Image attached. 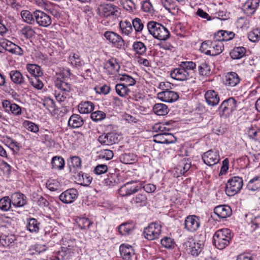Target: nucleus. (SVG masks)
<instances>
[{"label": "nucleus", "mask_w": 260, "mask_h": 260, "mask_svg": "<svg viewBox=\"0 0 260 260\" xmlns=\"http://www.w3.org/2000/svg\"><path fill=\"white\" fill-rule=\"evenodd\" d=\"M120 161L125 164L133 163L137 160V155L134 153H125L120 156Z\"/></svg>", "instance_id": "44"}, {"label": "nucleus", "mask_w": 260, "mask_h": 260, "mask_svg": "<svg viewBox=\"0 0 260 260\" xmlns=\"http://www.w3.org/2000/svg\"><path fill=\"white\" fill-rule=\"evenodd\" d=\"M84 123L83 118L79 114H73L68 121V125L72 128H78Z\"/></svg>", "instance_id": "33"}, {"label": "nucleus", "mask_w": 260, "mask_h": 260, "mask_svg": "<svg viewBox=\"0 0 260 260\" xmlns=\"http://www.w3.org/2000/svg\"><path fill=\"white\" fill-rule=\"evenodd\" d=\"M43 106L49 111H53L55 110V102L49 98L44 99L43 100Z\"/></svg>", "instance_id": "63"}, {"label": "nucleus", "mask_w": 260, "mask_h": 260, "mask_svg": "<svg viewBox=\"0 0 260 260\" xmlns=\"http://www.w3.org/2000/svg\"><path fill=\"white\" fill-rule=\"evenodd\" d=\"M11 201L13 205L15 207H22L26 203V197L22 193L15 192L11 196Z\"/></svg>", "instance_id": "28"}, {"label": "nucleus", "mask_w": 260, "mask_h": 260, "mask_svg": "<svg viewBox=\"0 0 260 260\" xmlns=\"http://www.w3.org/2000/svg\"><path fill=\"white\" fill-rule=\"evenodd\" d=\"M16 240L14 235H2L0 236V243L4 247H8Z\"/></svg>", "instance_id": "45"}, {"label": "nucleus", "mask_w": 260, "mask_h": 260, "mask_svg": "<svg viewBox=\"0 0 260 260\" xmlns=\"http://www.w3.org/2000/svg\"><path fill=\"white\" fill-rule=\"evenodd\" d=\"M98 140L102 145H112L118 143L120 137L115 131H113L100 135Z\"/></svg>", "instance_id": "8"}, {"label": "nucleus", "mask_w": 260, "mask_h": 260, "mask_svg": "<svg viewBox=\"0 0 260 260\" xmlns=\"http://www.w3.org/2000/svg\"><path fill=\"white\" fill-rule=\"evenodd\" d=\"M32 196L33 201L36 202L39 206H47L48 205L47 201L42 196H39L36 193H34Z\"/></svg>", "instance_id": "62"}, {"label": "nucleus", "mask_w": 260, "mask_h": 260, "mask_svg": "<svg viewBox=\"0 0 260 260\" xmlns=\"http://www.w3.org/2000/svg\"><path fill=\"white\" fill-rule=\"evenodd\" d=\"M55 86L59 90L69 93L72 88L71 84L58 78L55 81Z\"/></svg>", "instance_id": "36"}, {"label": "nucleus", "mask_w": 260, "mask_h": 260, "mask_svg": "<svg viewBox=\"0 0 260 260\" xmlns=\"http://www.w3.org/2000/svg\"><path fill=\"white\" fill-rule=\"evenodd\" d=\"M214 213L220 218H226L232 214V210L229 206L219 205L214 208Z\"/></svg>", "instance_id": "19"}, {"label": "nucleus", "mask_w": 260, "mask_h": 260, "mask_svg": "<svg viewBox=\"0 0 260 260\" xmlns=\"http://www.w3.org/2000/svg\"><path fill=\"white\" fill-rule=\"evenodd\" d=\"M119 251L121 256L124 260H132L133 257H135L134 250L130 245L121 244Z\"/></svg>", "instance_id": "18"}, {"label": "nucleus", "mask_w": 260, "mask_h": 260, "mask_svg": "<svg viewBox=\"0 0 260 260\" xmlns=\"http://www.w3.org/2000/svg\"><path fill=\"white\" fill-rule=\"evenodd\" d=\"M115 90L117 93L121 96H125L130 91L127 86L122 83L117 84L115 86Z\"/></svg>", "instance_id": "58"}, {"label": "nucleus", "mask_w": 260, "mask_h": 260, "mask_svg": "<svg viewBox=\"0 0 260 260\" xmlns=\"http://www.w3.org/2000/svg\"><path fill=\"white\" fill-rule=\"evenodd\" d=\"M40 222L34 218H30L27 220L26 228L30 232L37 233L39 232L40 228Z\"/></svg>", "instance_id": "42"}, {"label": "nucleus", "mask_w": 260, "mask_h": 260, "mask_svg": "<svg viewBox=\"0 0 260 260\" xmlns=\"http://www.w3.org/2000/svg\"><path fill=\"white\" fill-rule=\"evenodd\" d=\"M118 79L121 81H123V83L122 84L126 86H133L136 84V80L131 76L125 74L120 75Z\"/></svg>", "instance_id": "55"}, {"label": "nucleus", "mask_w": 260, "mask_h": 260, "mask_svg": "<svg viewBox=\"0 0 260 260\" xmlns=\"http://www.w3.org/2000/svg\"><path fill=\"white\" fill-rule=\"evenodd\" d=\"M247 188L251 191H256L260 189V176H255L248 182Z\"/></svg>", "instance_id": "43"}, {"label": "nucleus", "mask_w": 260, "mask_h": 260, "mask_svg": "<svg viewBox=\"0 0 260 260\" xmlns=\"http://www.w3.org/2000/svg\"><path fill=\"white\" fill-rule=\"evenodd\" d=\"M123 8L129 12H133L136 10V5L133 0H120Z\"/></svg>", "instance_id": "51"}, {"label": "nucleus", "mask_w": 260, "mask_h": 260, "mask_svg": "<svg viewBox=\"0 0 260 260\" xmlns=\"http://www.w3.org/2000/svg\"><path fill=\"white\" fill-rule=\"evenodd\" d=\"M119 27L123 35L131 36L133 31L131 23L127 20L121 21L119 22Z\"/></svg>", "instance_id": "35"}, {"label": "nucleus", "mask_w": 260, "mask_h": 260, "mask_svg": "<svg viewBox=\"0 0 260 260\" xmlns=\"http://www.w3.org/2000/svg\"><path fill=\"white\" fill-rule=\"evenodd\" d=\"M153 111L157 115L164 116L168 113L169 109L165 104L157 103L153 106Z\"/></svg>", "instance_id": "40"}, {"label": "nucleus", "mask_w": 260, "mask_h": 260, "mask_svg": "<svg viewBox=\"0 0 260 260\" xmlns=\"http://www.w3.org/2000/svg\"><path fill=\"white\" fill-rule=\"evenodd\" d=\"M147 27L150 34L157 40L166 41L170 38V32L160 23L150 21L148 22Z\"/></svg>", "instance_id": "1"}, {"label": "nucleus", "mask_w": 260, "mask_h": 260, "mask_svg": "<svg viewBox=\"0 0 260 260\" xmlns=\"http://www.w3.org/2000/svg\"><path fill=\"white\" fill-rule=\"evenodd\" d=\"M118 8L112 4H104L100 5L97 9V14L104 17H108L111 15H116Z\"/></svg>", "instance_id": "11"}, {"label": "nucleus", "mask_w": 260, "mask_h": 260, "mask_svg": "<svg viewBox=\"0 0 260 260\" xmlns=\"http://www.w3.org/2000/svg\"><path fill=\"white\" fill-rule=\"evenodd\" d=\"M205 98L209 105L214 106L219 102L218 93L213 90H208L205 94Z\"/></svg>", "instance_id": "21"}, {"label": "nucleus", "mask_w": 260, "mask_h": 260, "mask_svg": "<svg viewBox=\"0 0 260 260\" xmlns=\"http://www.w3.org/2000/svg\"><path fill=\"white\" fill-rule=\"evenodd\" d=\"M232 237L233 235L230 229H220L217 231L214 234L213 243L217 248L223 249L230 244Z\"/></svg>", "instance_id": "2"}, {"label": "nucleus", "mask_w": 260, "mask_h": 260, "mask_svg": "<svg viewBox=\"0 0 260 260\" xmlns=\"http://www.w3.org/2000/svg\"><path fill=\"white\" fill-rule=\"evenodd\" d=\"M119 183V179L115 174H110L108 175L106 178L104 180V183L107 186H113L116 185Z\"/></svg>", "instance_id": "48"}, {"label": "nucleus", "mask_w": 260, "mask_h": 260, "mask_svg": "<svg viewBox=\"0 0 260 260\" xmlns=\"http://www.w3.org/2000/svg\"><path fill=\"white\" fill-rule=\"evenodd\" d=\"M76 174H74L75 179L79 184L83 186H88L91 183L92 178L88 174H85L80 172H77Z\"/></svg>", "instance_id": "22"}, {"label": "nucleus", "mask_w": 260, "mask_h": 260, "mask_svg": "<svg viewBox=\"0 0 260 260\" xmlns=\"http://www.w3.org/2000/svg\"><path fill=\"white\" fill-rule=\"evenodd\" d=\"M249 40L253 42L258 41L260 39V28H256L249 32L248 35Z\"/></svg>", "instance_id": "59"}, {"label": "nucleus", "mask_w": 260, "mask_h": 260, "mask_svg": "<svg viewBox=\"0 0 260 260\" xmlns=\"http://www.w3.org/2000/svg\"><path fill=\"white\" fill-rule=\"evenodd\" d=\"M157 97L162 101L172 103L177 100L179 95L177 92L166 89L165 91L158 93Z\"/></svg>", "instance_id": "16"}, {"label": "nucleus", "mask_w": 260, "mask_h": 260, "mask_svg": "<svg viewBox=\"0 0 260 260\" xmlns=\"http://www.w3.org/2000/svg\"><path fill=\"white\" fill-rule=\"evenodd\" d=\"M21 34L26 39H31L35 37L36 31L29 25H25L20 30Z\"/></svg>", "instance_id": "50"}, {"label": "nucleus", "mask_w": 260, "mask_h": 260, "mask_svg": "<svg viewBox=\"0 0 260 260\" xmlns=\"http://www.w3.org/2000/svg\"><path fill=\"white\" fill-rule=\"evenodd\" d=\"M2 46L3 47H5L6 49L10 52L16 53L19 55L22 54L23 51L19 46L7 40H5L2 42Z\"/></svg>", "instance_id": "34"}, {"label": "nucleus", "mask_w": 260, "mask_h": 260, "mask_svg": "<svg viewBox=\"0 0 260 260\" xmlns=\"http://www.w3.org/2000/svg\"><path fill=\"white\" fill-rule=\"evenodd\" d=\"M76 222L81 230L86 231L89 230L93 224L92 221L85 217H78L76 218Z\"/></svg>", "instance_id": "30"}, {"label": "nucleus", "mask_w": 260, "mask_h": 260, "mask_svg": "<svg viewBox=\"0 0 260 260\" xmlns=\"http://www.w3.org/2000/svg\"><path fill=\"white\" fill-rule=\"evenodd\" d=\"M55 96L58 102H62L66 100L70 97V93L60 90H56L55 92Z\"/></svg>", "instance_id": "61"}, {"label": "nucleus", "mask_w": 260, "mask_h": 260, "mask_svg": "<svg viewBox=\"0 0 260 260\" xmlns=\"http://www.w3.org/2000/svg\"><path fill=\"white\" fill-rule=\"evenodd\" d=\"M9 75L12 82L15 84L23 85L26 83L25 78L19 71H11L9 73Z\"/></svg>", "instance_id": "25"}, {"label": "nucleus", "mask_w": 260, "mask_h": 260, "mask_svg": "<svg viewBox=\"0 0 260 260\" xmlns=\"http://www.w3.org/2000/svg\"><path fill=\"white\" fill-rule=\"evenodd\" d=\"M248 134L252 139L256 140L260 139V129H258L256 127H251L249 128Z\"/></svg>", "instance_id": "60"}, {"label": "nucleus", "mask_w": 260, "mask_h": 260, "mask_svg": "<svg viewBox=\"0 0 260 260\" xmlns=\"http://www.w3.org/2000/svg\"><path fill=\"white\" fill-rule=\"evenodd\" d=\"M133 49L135 53V56L143 55L147 51V47L145 44L141 41H136L133 44Z\"/></svg>", "instance_id": "38"}, {"label": "nucleus", "mask_w": 260, "mask_h": 260, "mask_svg": "<svg viewBox=\"0 0 260 260\" xmlns=\"http://www.w3.org/2000/svg\"><path fill=\"white\" fill-rule=\"evenodd\" d=\"M64 159L61 156H54L52 158L51 165L54 169L62 170L64 167Z\"/></svg>", "instance_id": "46"}, {"label": "nucleus", "mask_w": 260, "mask_h": 260, "mask_svg": "<svg viewBox=\"0 0 260 260\" xmlns=\"http://www.w3.org/2000/svg\"><path fill=\"white\" fill-rule=\"evenodd\" d=\"M21 16L27 23L32 24L35 23V11L31 13L28 10H23L21 12Z\"/></svg>", "instance_id": "49"}, {"label": "nucleus", "mask_w": 260, "mask_h": 260, "mask_svg": "<svg viewBox=\"0 0 260 260\" xmlns=\"http://www.w3.org/2000/svg\"><path fill=\"white\" fill-rule=\"evenodd\" d=\"M26 69L28 72L34 77H40L43 75V70L40 66L36 64H27Z\"/></svg>", "instance_id": "31"}, {"label": "nucleus", "mask_w": 260, "mask_h": 260, "mask_svg": "<svg viewBox=\"0 0 260 260\" xmlns=\"http://www.w3.org/2000/svg\"><path fill=\"white\" fill-rule=\"evenodd\" d=\"M67 254V252L61 248V250L54 252L50 257V259L51 260H63Z\"/></svg>", "instance_id": "64"}, {"label": "nucleus", "mask_w": 260, "mask_h": 260, "mask_svg": "<svg viewBox=\"0 0 260 260\" xmlns=\"http://www.w3.org/2000/svg\"><path fill=\"white\" fill-rule=\"evenodd\" d=\"M240 82V78L235 72L228 73L225 76V85L229 87H235Z\"/></svg>", "instance_id": "24"}, {"label": "nucleus", "mask_w": 260, "mask_h": 260, "mask_svg": "<svg viewBox=\"0 0 260 260\" xmlns=\"http://www.w3.org/2000/svg\"><path fill=\"white\" fill-rule=\"evenodd\" d=\"M214 41L212 42L211 46L210 47V50L208 52L210 55L215 56L219 54L222 52L224 49V45L222 42L220 41H216L214 39Z\"/></svg>", "instance_id": "26"}, {"label": "nucleus", "mask_w": 260, "mask_h": 260, "mask_svg": "<svg viewBox=\"0 0 260 260\" xmlns=\"http://www.w3.org/2000/svg\"><path fill=\"white\" fill-rule=\"evenodd\" d=\"M70 171L72 174H76L77 170L81 167V160L77 156H71L69 161Z\"/></svg>", "instance_id": "27"}, {"label": "nucleus", "mask_w": 260, "mask_h": 260, "mask_svg": "<svg viewBox=\"0 0 260 260\" xmlns=\"http://www.w3.org/2000/svg\"><path fill=\"white\" fill-rule=\"evenodd\" d=\"M191 167V162L188 158H184L180 161V168H182V169L180 170V174H184L187 172Z\"/></svg>", "instance_id": "57"}, {"label": "nucleus", "mask_w": 260, "mask_h": 260, "mask_svg": "<svg viewBox=\"0 0 260 260\" xmlns=\"http://www.w3.org/2000/svg\"><path fill=\"white\" fill-rule=\"evenodd\" d=\"M196 67L195 63L192 61H182L180 63V81L186 80L189 72Z\"/></svg>", "instance_id": "14"}, {"label": "nucleus", "mask_w": 260, "mask_h": 260, "mask_svg": "<svg viewBox=\"0 0 260 260\" xmlns=\"http://www.w3.org/2000/svg\"><path fill=\"white\" fill-rule=\"evenodd\" d=\"M235 34L233 31L226 30H219L214 36V39L216 41H228L232 40L235 37Z\"/></svg>", "instance_id": "20"}, {"label": "nucleus", "mask_w": 260, "mask_h": 260, "mask_svg": "<svg viewBox=\"0 0 260 260\" xmlns=\"http://www.w3.org/2000/svg\"><path fill=\"white\" fill-rule=\"evenodd\" d=\"M69 60L72 66L76 67H81L84 63L80 56L76 53H73L72 55H70L69 57Z\"/></svg>", "instance_id": "53"}, {"label": "nucleus", "mask_w": 260, "mask_h": 260, "mask_svg": "<svg viewBox=\"0 0 260 260\" xmlns=\"http://www.w3.org/2000/svg\"><path fill=\"white\" fill-rule=\"evenodd\" d=\"M202 159L205 164L211 166L219 161L220 156L217 150L211 149L203 154Z\"/></svg>", "instance_id": "12"}, {"label": "nucleus", "mask_w": 260, "mask_h": 260, "mask_svg": "<svg viewBox=\"0 0 260 260\" xmlns=\"http://www.w3.org/2000/svg\"><path fill=\"white\" fill-rule=\"evenodd\" d=\"M164 7L172 15H177L179 13V6L176 2H171L170 0H165L162 2Z\"/></svg>", "instance_id": "37"}, {"label": "nucleus", "mask_w": 260, "mask_h": 260, "mask_svg": "<svg viewBox=\"0 0 260 260\" xmlns=\"http://www.w3.org/2000/svg\"><path fill=\"white\" fill-rule=\"evenodd\" d=\"M237 101L233 98H230L222 102L218 108L220 117H228L236 110Z\"/></svg>", "instance_id": "5"}, {"label": "nucleus", "mask_w": 260, "mask_h": 260, "mask_svg": "<svg viewBox=\"0 0 260 260\" xmlns=\"http://www.w3.org/2000/svg\"><path fill=\"white\" fill-rule=\"evenodd\" d=\"M77 196V190L74 188H71L61 193L59 196V199L65 204H69L73 202Z\"/></svg>", "instance_id": "15"}, {"label": "nucleus", "mask_w": 260, "mask_h": 260, "mask_svg": "<svg viewBox=\"0 0 260 260\" xmlns=\"http://www.w3.org/2000/svg\"><path fill=\"white\" fill-rule=\"evenodd\" d=\"M161 232V225L157 222H152L145 228L143 231L144 237L148 240L159 238Z\"/></svg>", "instance_id": "6"}, {"label": "nucleus", "mask_w": 260, "mask_h": 260, "mask_svg": "<svg viewBox=\"0 0 260 260\" xmlns=\"http://www.w3.org/2000/svg\"><path fill=\"white\" fill-rule=\"evenodd\" d=\"M243 185V179L238 176L230 178L226 184L225 191L229 196H233L237 193Z\"/></svg>", "instance_id": "4"}, {"label": "nucleus", "mask_w": 260, "mask_h": 260, "mask_svg": "<svg viewBox=\"0 0 260 260\" xmlns=\"http://www.w3.org/2000/svg\"><path fill=\"white\" fill-rule=\"evenodd\" d=\"M155 141L160 143H171L175 142L177 138L168 133H159L155 136Z\"/></svg>", "instance_id": "23"}, {"label": "nucleus", "mask_w": 260, "mask_h": 260, "mask_svg": "<svg viewBox=\"0 0 260 260\" xmlns=\"http://www.w3.org/2000/svg\"><path fill=\"white\" fill-rule=\"evenodd\" d=\"M94 104L89 101L82 102L78 106V110L80 113L86 114L91 113L94 109Z\"/></svg>", "instance_id": "39"}, {"label": "nucleus", "mask_w": 260, "mask_h": 260, "mask_svg": "<svg viewBox=\"0 0 260 260\" xmlns=\"http://www.w3.org/2000/svg\"><path fill=\"white\" fill-rule=\"evenodd\" d=\"M142 188L135 181L128 182L122 185L118 189L119 194L122 197H126L133 194Z\"/></svg>", "instance_id": "9"}, {"label": "nucleus", "mask_w": 260, "mask_h": 260, "mask_svg": "<svg viewBox=\"0 0 260 260\" xmlns=\"http://www.w3.org/2000/svg\"><path fill=\"white\" fill-rule=\"evenodd\" d=\"M141 8L144 12L151 16H152L154 13V9L150 0H145L143 1Z\"/></svg>", "instance_id": "54"}, {"label": "nucleus", "mask_w": 260, "mask_h": 260, "mask_svg": "<svg viewBox=\"0 0 260 260\" xmlns=\"http://www.w3.org/2000/svg\"><path fill=\"white\" fill-rule=\"evenodd\" d=\"M120 66L116 60L112 58L108 60L105 64L104 68L107 71L109 74L112 75L117 72Z\"/></svg>", "instance_id": "32"}, {"label": "nucleus", "mask_w": 260, "mask_h": 260, "mask_svg": "<svg viewBox=\"0 0 260 260\" xmlns=\"http://www.w3.org/2000/svg\"><path fill=\"white\" fill-rule=\"evenodd\" d=\"M12 201L9 197H5L0 199V209L3 211H7L11 207Z\"/></svg>", "instance_id": "56"}, {"label": "nucleus", "mask_w": 260, "mask_h": 260, "mask_svg": "<svg viewBox=\"0 0 260 260\" xmlns=\"http://www.w3.org/2000/svg\"><path fill=\"white\" fill-rule=\"evenodd\" d=\"M104 36L114 47L118 49L124 48L125 42L118 34L112 31H106L104 32Z\"/></svg>", "instance_id": "7"}, {"label": "nucleus", "mask_w": 260, "mask_h": 260, "mask_svg": "<svg viewBox=\"0 0 260 260\" xmlns=\"http://www.w3.org/2000/svg\"><path fill=\"white\" fill-rule=\"evenodd\" d=\"M135 229V224L133 222H127L118 226V231L121 235L126 236L132 234Z\"/></svg>", "instance_id": "29"}, {"label": "nucleus", "mask_w": 260, "mask_h": 260, "mask_svg": "<svg viewBox=\"0 0 260 260\" xmlns=\"http://www.w3.org/2000/svg\"><path fill=\"white\" fill-rule=\"evenodd\" d=\"M147 198L145 193H139L132 199V204L138 207L146 206L147 204Z\"/></svg>", "instance_id": "41"}, {"label": "nucleus", "mask_w": 260, "mask_h": 260, "mask_svg": "<svg viewBox=\"0 0 260 260\" xmlns=\"http://www.w3.org/2000/svg\"><path fill=\"white\" fill-rule=\"evenodd\" d=\"M260 0H247L243 6L244 13L247 16L253 15L259 6Z\"/></svg>", "instance_id": "17"}, {"label": "nucleus", "mask_w": 260, "mask_h": 260, "mask_svg": "<svg viewBox=\"0 0 260 260\" xmlns=\"http://www.w3.org/2000/svg\"><path fill=\"white\" fill-rule=\"evenodd\" d=\"M245 48L243 47H236L230 52V56L234 59H240L245 55Z\"/></svg>", "instance_id": "47"}, {"label": "nucleus", "mask_w": 260, "mask_h": 260, "mask_svg": "<svg viewBox=\"0 0 260 260\" xmlns=\"http://www.w3.org/2000/svg\"><path fill=\"white\" fill-rule=\"evenodd\" d=\"M132 24L136 35L140 34L142 32L144 28V24L141 19L139 18H135L132 21Z\"/></svg>", "instance_id": "52"}, {"label": "nucleus", "mask_w": 260, "mask_h": 260, "mask_svg": "<svg viewBox=\"0 0 260 260\" xmlns=\"http://www.w3.org/2000/svg\"><path fill=\"white\" fill-rule=\"evenodd\" d=\"M182 249L184 253L198 256L202 251V245L196 242L192 237H190L182 243Z\"/></svg>", "instance_id": "3"}, {"label": "nucleus", "mask_w": 260, "mask_h": 260, "mask_svg": "<svg viewBox=\"0 0 260 260\" xmlns=\"http://www.w3.org/2000/svg\"><path fill=\"white\" fill-rule=\"evenodd\" d=\"M35 22L41 27H47L52 23L51 17L41 10L35 11Z\"/></svg>", "instance_id": "10"}, {"label": "nucleus", "mask_w": 260, "mask_h": 260, "mask_svg": "<svg viewBox=\"0 0 260 260\" xmlns=\"http://www.w3.org/2000/svg\"><path fill=\"white\" fill-rule=\"evenodd\" d=\"M184 229L191 232L197 231L200 226V220L196 215H188L184 220Z\"/></svg>", "instance_id": "13"}]
</instances>
